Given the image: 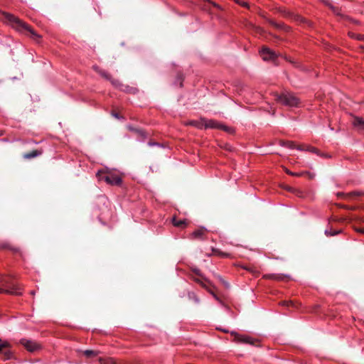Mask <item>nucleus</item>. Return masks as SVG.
<instances>
[{"instance_id": "obj_1", "label": "nucleus", "mask_w": 364, "mask_h": 364, "mask_svg": "<svg viewBox=\"0 0 364 364\" xmlns=\"http://www.w3.org/2000/svg\"><path fill=\"white\" fill-rule=\"evenodd\" d=\"M1 16L4 20L9 23L11 26L15 28L16 31L26 34L29 33V36L36 41L39 42L41 39V36L38 34L27 23L20 20L18 17L8 12H1Z\"/></svg>"}, {"instance_id": "obj_30", "label": "nucleus", "mask_w": 364, "mask_h": 364, "mask_svg": "<svg viewBox=\"0 0 364 364\" xmlns=\"http://www.w3.org/2000/svg\"><path fill=\"white\" fill-rule=\"evenodd\" d=\"M243 268L250 272H252V273H255V271L253 270L252 268L251 267H243Z\"/></svg>"}, {"instance_id": "obj_34", "label": "nucleus", "mask_w": 364, "mask_h": 364, "mask_svg": "<svg viewBox=\"0 0 364 364\" xmlns=\"http://www.w3.org/2000/svg\"><path fill=\"white\" fill-rule=\"evenodd\" d=\"M291 301H284V302L282 303V304L288 306V305H289V304H291Z\"/></svg>"}, {"instance_id": "obj_26", "label": "nucleus", "mask_w": 364, "mask_h": 364, "mask_svg": "<svg viewBox=\"0 0 364 364\" xmlns=\"http://www.w3.org/2000/svg\"><path fill=\"white\" fill-rule=\"evenodd\" d=\"M237 4L241 5L243 7H247L248 6V4L247 2L243 1V0H238V1H235Z\"/></svg>"}, {"instance_id": "obj_18", "label": "nucleus", "mask_w": 364, "mask_h": 364, "mask_svg": "<svg viewBox=\"0 0 364 364\" xmlns=\"http://www.w3.org/2000/svg\"><path fill=\"white\" fill-rule=\"evenodd\" d=\"M213 252L215 255H217V256H219V257H223V258L230 257V256H231V255L230 253L224 252L218 249H213Z\"/></svg>"}, {"instance_id": "obj_16", "label": "nucleus", "mask_w": 364, "mask_h": 364, "mask_svg": "<svg viewBox=\"0 0 364 364\" xmlns=\"http://www.w3.org/2000/svg\"><path fill=\"white\" fill-rule=\"evenodd\" d=\"M352 124L359 130H364V118L360 117H354Z\"/></svg>"}, {"instance_id": "obj_29", "label": "nucleus", "mask_w": 364, "mask_h": 364, "mask_svg": "<svg viewBox=\"0 0 364 364\" xmlns=\"http://www.w3.org/2000/svg\"><path fill=\"white\" fill-rule=\"evenodd\" d=\"M351 194H352V195H354V196H358L363 195V193H361V192H357V191L352 192V193H351Z\"/></svg>"}, {"instance_id": "obj_20", "label": "nucleus", "mask_w": 364, "mask_h": 364, "mask_svg": "<svg viewBox=\"0 0 364 364\" xmlns=\"http://www.w3.org/2000/svg\"><path fill=\"white\" fill-rule=\"evenodd\" d=\"M296 149H299V150H306V151H310V152H312V153H315V154H317L318 153V149L314 147V146H306L305 149H304V146H299Z\"/></svg>"}, {"instance_id": "obj_7", "label": "nucleus", "mask_w": 364, "mask_h": 364, "mask_svg": "<svg viewBox=\"0 0 364 364\" xmlns=\"http://www.w3.org/2000/svg\"><path fill=\"white\" fill-rule=\"evenodd\" d=\"M205 129H220L226 132H230L231 129L226 126L220 124L218 122L214 119H205Z\"/></svg>"}, {"instance_id": "obj_5", "label": "nucleus", "mask_w": 364, "mask_h": 364, "mask_svg": "<svg viewBox=\"0 0 364 364\" xmlns=\"http://www.w3.org/2000/svg\"><path fill=\"white\" fill-rule=\"evenodd\" d=\"M277 100L281 104L289 107H297L300 103L299 100L294 95L289 92H284L277 95Z\"/></svg>"}, {"instance_id": "obj_23", "label": "nucleus", "mask_w": 364, "mask_h": 364, "mask_svg": "<svg viewBox=\"0 0 364 364\" xmlns=\"http://www.w3.org/2000/svg\"><path fill=\"white\" fill-rule=\"evenodd\" d=\"M100 364H117L112 358H100Z\"/></svg>"}, {"instance_id": "obj_8", "label": "nucleus", "mask_w": 364, "mask_h": 364, "mask_svg": "<svg viewBox=\"0 0 364 364\" xmlns=\"http://www.w3.org/2000/svg\"><path fill=\"white\" fill-rule=\"evenodd\" d=\"M10 345L9 342H4L0 343V358L4 360H9L11 358L12 353L9 349Z\"/></svg>"}, {"instance_id": "obj_37", "label": "nucleus", "mask_w": 364, "mask_h": 364, "mask_svg": "<svg viewBox=\"0 0 364 364\" xmlns=\"http://www.w3.org/2000/svg\"><path fill=\"white\" fill-rule=\"evenodd\" d=\"M358 231L362 233H364V229H359Z\"/></svg>"}, {"instance_id": "obj_21", "label": "nucleus", "mask_w": 364, "mask_h": 364, "mask_svg": "<svg viewBox=\"0 0 364 364\" xmlns=\"http://www.w3.org/2000/svg\"><path fill=\"white\" fill-rule=\"evenodd\" d=\"M186 223L184 220H178L176 218H173V225L175 227L183 228L186 225Z\"/></svg>"}, {"instance_id": "obj_32", "label": "nucleus", "mask_w": 364, "mask_h": 364, "mask_svg": "<svg viewBox=\"0 0 364 364\" xmlns=\"http://www.w3.org/2000/svg\"><path fill=\"white\" fill-rule=\"evenodd\" d=\"M112 116H114V117L119 119V114L117 113H112Z\"/></svg>"}, {"instance_id": "obj_2", "label": "nucleus", "mask_w": 364, "mask_h": 364, "mask_svg": "<svg viewBox=\"0 0 364 364\" xmlns=\"http://www.w3.org/2000/svg\"><path fill=\"white\" fill-rule=\"evenodd\" d=\"M1 16L4 20L9 23L11 26L15 28L16 31L26 34L29 33V36L36 41L39 42L41 39V36L38 34L27 23L20 20L18 17L8 12H1Z\"/></svg>"}, {"instance_id": "obj_10", "label": "nucleus", "mask_w": 364, "mask_h": 364, "mask_svg": "<svg viewBox=\"0 0 364 364\" xmlns=\"http://www.w3.org/2000/svg\"><path fill=\"white\" fill-rule=\"evenodd\" d=\"M260 55L264 60H269L276 58L275 53L267 47H263L260 50Z\"/></svg>"}, {"instance_id": "obj_9", "label": "nucleus", "mask_w": 364, "mask_h": 364, "mask_svg": "<svg viewBox=\"0 0 364 364\" xmlns=\"http://www.w3.org/2000/svg\"><path fill=\"white\" fill-rule=\"evenodd\" d=\"M192 272L195 274L194 275H191L192 279L198 283L203 287H206L205 282L203 281V277L200 272V270L198 268H193Z\"/></svg>"}, {"instance_id": "obj_17", "label": "nucleus", "mask_w": 364, "mask_h": 364, "mask_svg": "<svg viewBox=\"0 0 364 364\" xmlns=\"http://www.w3.org/2000/svg\"><path fill=\"white\" fill-rule=\"evenodd\" d=\"M188 124L198 129H205V118H201L200 120L191 121Z\"/></svg>"}, {"instance_id": "obj_12", "label": "nucleus", "mask_w": 364, "mask_h": 364, "mask_svg": "<svg viewBox=\"0 0 364 364\" xmlns=\"http://www.w3.org/2000/svg\"><path fill=\"white\" fill-rule=\"evenodd\" d=\"M21 343L31 352L35 351L38 348V345L33 341L23 339Z\"/></svg>"}, {"instance_id": "obj_39", "label": "nucleus", "mask_w": 364, "mask_h": 364, "mask_svg": "<svg viewBox=\"0 0 364 364\" xmlns=\"http://www.w3.org/2000/svg\"><path fill=\"white\" fill-rule=\"evenodd\" d=\"M31 294H34V291H31Z\"/></svg>"}, {"instance_id": "obj_24", "label": "nucleus", "mask_w": 364, "mask_h": 364, "mask_svg": "<svg viewBox=\"0 0 364 364\" xmlns=\"http://www.w3.org/2000/svg\"><path fill=\"white\" fill-rule=\"evenodd\" d=\"M99 74L107 80H111V75L103 70H98Z\"/></svg>"}, {"instance_id": "obj_11", "label": "nucleus", "mask_w": 364, "mask_h": 364, "mask_svg": "<svg viewBox=\"0 0 364 364\" xmlns=\"http://www.w3.org/2000/svg\"><path fill=\"white\" fill-rule=\"evenodd\" d=\"M206 230L203 228L198 229L193 231L191 235L190 238L192 240H205L206 237Z\"/></svg>"}, {"instance_id": "obj_38", "label": "nucleus", "mask_w": 364, "mask_h": 364, "mask_svg": "<svg viewBox=\"0 0 364 364\" xmlns=\"http://www.w3.org/2000/svg\"><path fill=\"white\" fill-rule=\"evenodd\" d=\"M4 342H7L6 341H2L1 338H0V343H4Z\"/></svg>"}, {"instance_id": "obj_14", "label": "nucleus", "mask_w": 364, "mask_h": 364, "mask_svg": "<svg viewBox=\"0 0 364 364\" xmlns=\"http://www.w3.org/2000/svg\"><path fill=\"white\" fill-rule=\"evenodd\" d=\"M287 277V275L283 274H266L263 275L264 279L275 281H283Z\"/></svg>"}, {"instance_id": "obj_31", "label": "nucleus", "mask_w": 364, "mask_h": 364, "mask_svg": "<svg viewBox=\"0 0 364 364\" xmlns=\"http://www.w3.org/2000/svg\"><path fill=\"white\" fill-rule=\"evenodd\" d=\"M286 172H287L288 174H289V175H292V176H299V174H297V173H292L291 171H288V170H287V171H286Z\"/></svg>"}, {"instance_id": "obj_25", "label": "nucleus", "mask_w": 364, "mask_h": 364, "mask_svg": "<svg viewBox=\"0 0 364 364\" xmlns=\"http://www.w3.org/2000/svg\"><path fill=\"white\" fill-rule=\"evenodd\" d=\"M350 36L351 38L358 39L359 41H364V35L352 33V34H350Z\"/></svg>"}, {"instance_id": "obj_22", "label": "nucleus", "mask_w": 364, "mask_h": 364, "mask_svg": "<svg viewBox=\"0 0 364 364\" xmlns=\"http://www.w3.org/2000/svg\"><path fill=\"white\" fill-rule=\"evenodd\" d=\"M188 298L189 300L193 301L196 304H199L200 299L194 292H189L188 294Z\"/></svg>"}, {"instance_id": "obj_28", "label": "nucleus", "mask_w": 364, "mask_h": 364, "mask_svg": "<svg viewBox=\"0 0 364 364\" xmlns=\"http://www.w3.org/2000/svg\"><path fill=\"white\" fill-rule=\"evenodd\" d=\"M148 145H149V146H160L159 143H157V142H152V141H149V142L148 143Z\"/></svg>"}, {"instance_id": "obj_36", "label": "nucleus", "mask_w": 364, "mask_h": 364, "mask_svg": "<svg viewBox=\"0 0 364 364\" xmlns=\"http://www.w3.org/2000/svg\"><path fill=\"white\" fill-rule=\"evenodd\" d=\"M257 30L258 31V32H262V29L261 28H257Z\"/></svg>"}, {"instance_id": "obj_6", "label": "nucleus", "mask_w": 364, "mask_h": 364, "mask_svg": "<svg viewBox=\"0 0 364 364\" xmlns=\"http://www.w3.org/2000/svg\"><path fill=\"white\" fill-rule=\"evenodd\" d=\"M232 335L234 336V341L237 343H244V344H250L252 346H256L257 343V339L254 338L250 336L245 334H240L235 331L231 333Z\"/></svg>"}, {"instance_id": "obj_35", "label": "nucleus", "mask_w": 364, "mask_h": 364, "mask_svg": "<svg viewBox=\"0 0 364 364\" xmlns=\"http://www.w3.org/2000/svg\"><path fill=\"white\" fill-rule=\"evenodd\" d=\"M289 144H290V145H289V147H290V148H294V145H293V143H292V142H290V143H289Z\"/></svg>"}, {"instance_id": "obj_19", "label": "nucleus", "mask_w": 364, "mask_h": 364, "mask_svg": "<svg viewBox=\"0 0 364 364\" xmlns=\"http://www.w3.org/2000/svg\"><path fill=\"white\" fill-rule=\"evenodd\" d=\"M82 353L87 358L96 357L99 354V351L92 350H85Z\"/></svg>"}, {"instance_id": "obj_15", "label": "nucleus", "mask_w": 364, "mask_h": 364, "mask_svg": "<svg viewBox=\"0 0 364 364\" xmlns=\"http://www.w3.org/2000/svg\"><path fill=\"white\" fill-rule=\"evenodd\" d=\"M43 149H36L33 150L31 152L26 153L23 154V157L25 159H31L33 158H36L37 156H41L43 154Z\"/></svg>"}, {"instance_id": "obj_4", "label": "nucleus", "mask_w": 364, "mask_h": 364, "mask_svg": "<svg viewBox=\"0 0 364 364\" xmlns=\"http://www.w3.org/2000/svg\"><path fill=\"white\" fill-rule=\"evenodd\" d=\"M96 176L100 181H104L111 186H120L122 183V178L114 173L98 171Z\"/></svg>"}, {"instance_id": "obj_13", "label": "nucleus", "mask_w": 364, "mask_h": 364, "mask_svg": "<svg viewBox=\"0 0 364 364\" xmlns=\"http://www.w3.org/2000/svg\"><path fill=\"white\" fill-rule=\"evenodd\" d=\"M109 81L111 82V83L112 84L113 86H114L117 88H119L121 90L131 92H132V90H134V88L129 87L128 86H126L125 88L124 89L123 88L124 85L118 80L113 79L112 77H111V80H109Z\"/></svg>"}, {"instance_id": "obj_27", "label": "nucleus", "mask_w": 364, "mask_h": 364, "mask_svg": "<svg viewBox=\"0 0 364 364\" xmlns=\"http://www.w3.org/2000/svg\"><path fill=\"white\" fill-rule=\"evenodd\" d=\"M338 232H333V231H331V230H325V234L328 236H333V235H336V234H338Z\"/></svg>"}, {"instance_id": "obj_3", "label": "nucleus", "mask_w": 364, "mask_h": 364, "mask_svg": "<svg viewBox=\"0 0 364 364\" xmlns=\"http://www.w3.org/2000/svg\"><path fill=\"white\" fill-rule=\"evenodd\" d=\"M0 293H6L14 295H21L22 288L19 284L14 282H10L9 279L4 278L1 281V286L0 287Z\"/></svg>"}, {"instance_id": "obj_33", "label": "nucleus", "mask_w": 364, "mask_h": 364, "mask_svg": "<svg viewBox=\"0 0 364 364\" xmlns=\"http://www.w3.org/2000/svg\"><path fill=\"white\" fill-rule=\"evenodd\" d=\"M138 132H139V134L141 136H145V134H144V132H142V131H138Z\"/></svg>"}]
</instances>
